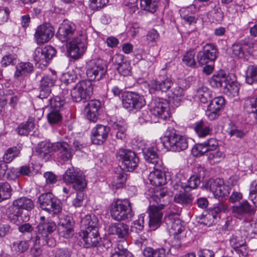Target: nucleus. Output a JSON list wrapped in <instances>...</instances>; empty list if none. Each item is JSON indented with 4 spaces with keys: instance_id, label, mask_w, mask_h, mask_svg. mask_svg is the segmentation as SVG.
<instances>
[{
    "instance_id": "f257e3e1",
    "label": "nucleus",
    "mask_w": 257,
    "mask_h": 257,
    "mask_svg": "<svg viewBox=\"0 0 257 257\" xmlns=\"http://www.w3.org/2000/svg\"><path fill=\"white\" fill-rule=\"evenodd\" d=\"M161 142L168 151L180 152L186 150L188 147L187 137L180 135L174 128L167 129L161 138Z\"/></svg>"
},
{
    "instance_id": "f03ea898",
    "label": "nucleus",
    "mask_w": 257,
    "mask_h": 257,
    "mask_svg": "<svg viewBox=\"0 0 257 257\" xmlns=\"http://www.w3.org/2000/svg\"><path fill=\"white\" fill-rule=\"evenodd\" d=\"M112 218L116 221L130 220L134 215L132 204L127 199H117L110 206Z\"/></svg>"
},
{
    "instance_id": "7ed1b4c3",
    "label": "nucleus",
    "mask_w": 257,
    "mask_h": 257,
    "mask_svg": "<svg viewBox=\"0 0 257 257\" xmlns=\"http://www.w3.org/2000/svg\"><path fill=\"white\" fill-rule=\"evenodd\" d=\"M87 46V36L85 32H82L68 43L67 51L72 58L77 59L84 54Z\"/></svg>"
},
{
    "instance_id": "20e7f679",
    "label": "nucleus",
    "mask_w": 257,
    "mask_h": 257,
    "mask_svg": "<svg viewBox=\"0 0 257 257\" xmlns=\"http://www.w3.org/2000/svg\"><path fill=\"white\" fill-rule=\"evenodd\" d=\"M93 93V86L90 80L79 81L71 91V95L74 101H85L90 99Z\"/></svg>"
},
{
    "instance_id": "39448f33",
    "label": "nucleus",
    "mask_w": 257,
    "mask_h": 257,
    "mask_svg": "<svg viewBox=\"0 0 257 257\" xmlns=\"http://www.w3.org/2000/svg\"><path fill=\"white\" fill-rule=\"evenodd\" d=\"M56 51L51 46L38 47L33 53V59L38 66L41 68L46 67L50 61L56 55Z\"/></svg>"
},
{
    "instance_id": "423d86ee",
    "label": "nucleus",
    "mask_w": 257,
    "mask_h": 257,
    "mask_svg": "<svg viewBox=\"0 0 257 257\" xmlns=\"http://www.w3.org/2000/svg\"><path fill=\"white\" fill-rule=\"evenodd\" d=\"M67 184H73V188L76 191H83L87 186L84 175L76 171L74 168H68L63 176Z\"/></svg>"
},
{
    "instance_id": "0eeeda50",
    "label": "nucleus",
    "mask_w": 257,
    "mask_h": 257,
    "mask_svg": "<svg viewBox=\"0 0 257 257\" xmlns=\"http://www.w3.org/2000/svg\"><path fill=\"white\" fill-rule=\"evenodd\" d=\"M106 72V62L102 59H98L90 62L86 71V74L89 80L99 81L104 77Z\"/></svg>"
},
{
    "instance_id": "6e6552de",
    "label": "nucleus",
    "mask_w": 257,
    "mask_h": 257,
    "mask_svg": "<svg viewBox=\"0 0 257 257\" xmlns=\"http://www.w3.org/2000/svg\"><path fill=\"white\" fill-rule=\"evenodd\" d=\"M122 102L123 106L128 111L139 110L146 104L143 96L132 92L124 93Z\"/></svg>"
},
{
    "instance_id": "1a4fd4ad",
    "label": "nucleus",
    "mask_w": 257,
    "mask_h": 257,
    "mask_svg": "<svg viewBox=\"0 0 257 257\" xmlns=\"http://www.w3.org/2000/svg\"><path fill=\"white\" fill-rule=\"evenodd\" d=\"M39 201L40 207L49 213L56 214L61 210L60 201L51 193L42 194Z\"/></svg>"
},
{
    "instance_id": "9d476101",
    "label": "nucleus",
    "mask_w": 257,
    "mask_h": 257,
    "mask_svg": "<svg viewBox=\"0 0 257 257\" xmlns=\"http://www.w3.org/2000/svg\"><path fill=\"white\" fill-rule=\"evenodd\" d=\"M116 153L117 157L122 160L123 167L126 171H133L138 166L139 159L134 152L130 150L120 149Z\"/></svg>"
},
{
    "instance_id": "9b49d317",
    "label": "nucleus",
    "mask_w": 257,
    "mask_h": 257,
    "mask_svg": "<svg viewBox=\"0 0 257 257\" xmlns=\"http://www.w3.org/2000/svg\"><path fill=\"white\" fill-rule=\"evenodd\" d=\"M150 111L154 115L165 119L170 117L169 103L166 99L156 98L152 102Z\"/></svg>"
},
{
    "instance_id": "f8f14e48",
    "label": "nucleus",
    "mask_w": 257,
    "mask_h": 257,
    "mask_svg": "<svg viewBox=\"0 0 257 257\" xmlns=\"http://www.w3.org/2000/svg\"><path fill=\"white\" fill-rule=\"evenodd\" d=\"M74 221L69 215H63L59 219L58 232L59 235L65 238H71L74 235Z\"/></svg>"
},
{
    "instance_id": "ddd939ff",
    "label": "nucleus",
    "mask_w": 257,
    "mask_h": 257,
    "mask_svg": "<svg viewBox=\"0 0 257 257\" xmlns=\"http://www.w3.org/2000/svg\"><path fill=\"white\" fill-rule=\"evenodd\" d=\"M218 53L215 45L211 43L206 44L203 47L202 50L197 54L198 61L202 65L214 62L217 58Z\"/></svg>"
},
{
    "instance_id": "4468645a",
    "label": "nucleus",
    "mask_w": 257,
    "mask_h": 257,
    "mask_svg": "<svg viewBox=\"0 0 257 257\" xmlns=\"http://www.w3.org/2000/svg\"><path fill=\"white\" fill-rule=\"evenodd\" d=\"M75 25L68 20H64L60 25L56 33L57 38L62 42H66L75 36L76 33Z\"/></svg>"
},
{
    "instance_id": "2eb2a0df",
    "label": "nucleus",
    "mask_w": 257,
    "mask_h": 257,
    "mask_svg": "<svg viewBox=\"0 0 257 257\" xmlns=\"http://www.w3.org/2000/svg\"><path fill=\"white\" fill-rule=\"evenodd\" d=\"M56 228L55 223L53 221L47 222H39L37 226L38 234L37 238L40 239L41 238L45 240L49 246H53L55 244L53 239H48L49 235L53 232Z\"/></svg>"
},
{
    "instance_id": "dca6fc26",
    "label": "nucleus",
    "mask_w": 257,
    "mask_h": 257,
    "mask_svg": "<svg viewBox=\"0 0 257 257\" xmlns=\"http://www.w3.org/2000/svg\"><path fill=\"white\" fill-rule=\"evenodd\" d=\"M53 28L49 24H44L38 26L34 34L36 43L38 44L48 42L54 36Z\"/></svg>"
},
{
    "instance_id": "f3484780",
    "label": "nucleus",
    "mask_w": 257,
    "mask_h": 257,
    "mask_svg": "<svg viewBox=\"0 0 257 257\" xmlns=\"http://www.w3.org/2000/svg\"><path fill=\"white\" fill-rule=\"evenodd\" d=\"M210 190L215 198L228 196L231 190L230 186L223 183L222 180L216 179L210 180L209 182Z\"/></svg>"
},
{
    "instance_id": "a211bd4d",
    "label": "nucleus",
    "mask_w": 257,
    "mask_h": 257,
    "mask_svg": "<svg viewBox=\"0 0 257 257\" xmlns=\"http://www.w3.org/2000/svg\"><path fill=\"white\" fill-rule=\"evenodd\" d=\"M225 105V99L222 96H218L211 100L206 111V115L210 120L216 119L220 114V110Z\"/></svg>"
},
{
    "instance_id": "6ab92c4d",
    "label": "nucleus",
    "mask_w": 257,
    "mask_h": 257,
    "mask_svg": "<svg viewBox=\"0 0 257 257\" xmlns=\"http://www.w3.org/2000/svg\"><path fill=\"white\" fill-rule=\"evenodd\" d=\"M162 207L155 205H150L148 209L150 228L155 230L161 225L163 218Z\"/></svg>"
},
{
    "instance_id": "aec40b11",
    "label": "nucleus",
    "mask_w": 257,
    "mask_h": 257,
    "mask_svg": "<svg viewBox=\"0 0 257 257\" xmlns=\"http://www.w3.org/2000/svg\"><path fill=\"white\" fill-rule=\"evenodd\" d=\"M56 75L55 72H51L44 75L41 80L40 97L41 98L46 97L51 92V87L54 85Z\"/></svg>"
},
{
    "instance_id": "412c9836",
    "label": "nucleus",
    "mask_w": 257,
    "mask_h": 257,
    "mask_svg": "<svg viewBox=\"0 0 257 257\" xmlns=\"http://www.w3.org/2000/svg\"><path fill=\"white\" fill-rule=\"evenodd\" d=\"M230 244L238 254L242 256L247 254L245 239L239 231L236 232L232 235L230 238Z\"/></svg>"
},
{
    "instance_id": "4be33fe9",
    "label": "nucleus",
    "mask_w": 257,
    "mask_h": 257,
    "mask_svg": "<svg viewBox=\"0 0 257 257\" xmlns=\"http://www.w3.org/2000/svg\"><path fill=\"white\" fill-rule=\"evenodd\" d=\"M109 132L107 126L98 124L91 131V141L93 144L101 145L105 142Z\"/></svg>"
},
{
    "instance_id": "5701e85b",
    "label": "nucleus",
    "mask_w": 257,
    "mask_h": 257,
    "mask_svg": "<svg viewBox=\"0 0 257 257\" xmlns=\"http://www.w3.org/2000/svg\"><path fill=\"white\" fill-rule=\"evenodd\" d=\"M173 82L171 78L164 77L162 79L153 80L149 84V91L154 93L156 91H167L173 85Z\"/></svg>"
},
{
    "instance_id": "b1692460",
    "label": "nucleus",
    "mask_w": 257,
    "mask_h": 257,
    "mask_svg": "<svg viewBox=\"0 0 257 257\" xmlns=\"http://www.w3.org/2000/svg\"><path fill=\"white\" fill-rule=\"evenodd\" d=\"M154 170L150 173L148 175V180L150 183L154 186H162L166 184L167 179L165 173V169L162 167H154Z\"/></svg>"
},
{
    "instance_id": "393cba45",
    "label": "nucleus",
    "mask_w": 257,
    "mask_h": 257,
    "mask_svg": "<svg viewBox=\"0 0 257 257\" xmlns=\"http://www.w3.org/2000/svg\"><path fill=\"white\" fill-rule=\"evenodd\" d=\"M165 220L168 224L170 233L173 235L175 238L179 239L178 234L181 233L184 229L180 220L172 214L165 217Z\"/></svg>"
},
{
    "instance_id": "a878e982",
    "label": "nucleus",
    "mask_w": 257,
    "mask_h": 257,
    "mask_svg": "<svg viewBox=\"0 0 257 257\" xmlns=\"http://www.w3.org/2000/svg\"><path fill=\"white\" fill-rule=\"evenodd\" d=\"M80 236L84 242V247L86 248L96 246L99 242L98 229L94 228L90 231H82L80 232Z\"/></svg>"
},
{
    "instance_id": "bb28decb",
    "label": "nucleus",
    "mask_w": 257,
    "mask_h": 257,
    "mask_svg": "<svg viewBox=\"0 0 257 257\" xmlns=\"http://www.w3.org/2000/svg\"><path fill=\"white\" fill-rule=\"evenodd\" d=\"M100 105V102L97 100H91L88 102L84 107V113L88 120L92 122L97 121Z\"/></svg>"
},
{
    "instance_id": "cd10ccee",
    "label": "nucleus",
    "mask_w": 257,
    "mask_h": 257,
    "mask_svg": "<svg viewBox=\"0 0 257 257\" xmlns=\"http://www.w3.org/2000/svg\"><path fill=\"white\" fill-rule=\"evenodd\" d=\"M52 148L54 152H58V156L64 161L69 160L72 154L69 145L66 142H57L53 144Z\"/></svg>"
},
{
    "instance_id": "c85d7f7f",
    "label": "nucleus",
    "mask_w": 257,
    "mask_h": 257,
    "mask_svg": "<svg viewBox=\"0 0 257 257\" xmlns=\"http://www.w3.org/2000/svg\"><path fill=\"white\" fill-rule=\"evenodd\" d=\"M254 212V209L247 200H244L232 208V213L239 218H242L246 214H251Z\"/></svg>"
},
{
    "instance_id": "c756f323",
    "label": "nucleus",
    "mask_w": 257,
    "mask_h": 257,
    "mask_svg": "<svg viewBox=\"0 0 257 257\" xmlns=\"http://www.w3.org/2000/svg\"><path fill=\"white\" fill-rule=\"evenodd\" d=\"M33 70L34 66L31 63L21 62L17 64L16 66L14 77L17 79L21 80L31 73Z\"/></svg>"
},
{
    "instance_id": "7c9ffc66",
    "label": "nucleus",
    "mask_w": 257,
    "mask_h": 257,
    "mask_svg": "<svg viewBox=\"0 0 257 257\" xmlns=\"http://www.w3.org/2000/svg\"><path fill=\"white\" fill-rule=\"evenodd\" d=\"M144 158L148 163L154 165V167H162L163 163L162 159L158 155L155 148H149L143 150Z\"/></svg>"
},
{
    "instance_id": "2f4dec72",
    "label": "nucleus",
    "mask_w": 257,
    "mask_h": 257,
    "mask_svg": "<svg viewBox=\"0 0 257 257\" xmlns=\"http://www.w3.org/2000/svg\"><path fill=\"white\" fill-rule=\"evenodd\" d=\"M109 233L117 235L119 238H125L128 234L129 227L123 223H114L109 225Z\"/></svg>"
},
{
    "instance_id": "473e14b6",
    "label": "nucleus",
    "mask_w": 257,
    "mask_h": 257,
    "mask_svg": "<svg viewBox=\"0 0 257 257\" xmlns=\"http://www.w3.org/2000/svg\"><path fill=\"white\" fill-rule=\"evenodd\" d=\"M200 183V179L198 175H192L187 181V184L183 183L181 182H177L174 185V188L175 190H180V189L183 190H187L188 188L194 189Z\"/></svg>"
},
{
    "instance_id": "72a5a7b5",
    "label": "nucleus",
    "mask_w": 257,
    "mask_h": 257,
    "mask_svg": "<svg viewBox=\"0 0 257 257\" xmlns=\"http://www.w3.org/2000/svg\"><path fill=\"white\" fill-rule=\"evenodd\" d=\"M228 81L227 75L221 70L214 74L210 79L209 82L213 87L218 88L227 86Z\"/></svg>"
},
{
    "instance_id": "f704fd0d",
    "label": "nucleus",
    "mask_w": 257,
    "mask_h": 257,
    "mask_svg": "<svg viewBox=\"0 0 257 257\" xmlns=\"http://www.w3.org/2000/svg\"><path fill=\"white\" fill-rule=\"evenodd\" d=\"M243 108L247 112L253 113L257 119V95H253L246 97L244 101Z\"/></svg>"
},
{
    "instance_id": "c9c22d12",
    "label": "nucleus",
    "mask_w": 257,
    "mask_h": 257,
    "mask_svg": "<svg viewBox=\"0 0 257 257\" xmlns=\"http://www.w3.org/2000/svg\"><path fill=\"white\" fill-rule=\"evenodd\" d=\"M52 145L48 142L39 143L36 148V152L40 157L45 161L48 160L51 157V152L53 151L52 148Z\"/></svg>"
},
{
    "instance_id": "e433bc0d",
    "label": "nucleus",
    "mask_w": 257,
    "mask_h": 257,
    "mask_svg": "<svg viewBox=\"0 0 257 257\" xmlns=\"http://www.w3.org/2000/svg\"><path fill=\"white\" fill-rule=\"evenodd\" d=\"M168 95L170 101L175 106H178L183 98V89L181 87L177 86L173 88Z\"/></svg>"
},
{
    "instance_id": "4c0bfd02",
    "label": "nucleus",
    "mask_w": 257,
    "mask_h": 257,
    "mask_svg": "<svg viewBox=\"0 0 257 257\" xmlns=\"http://www.w3.org/2000/svg\"><path fill=\"white\" fill-rule=\"evenodd\" d=\"M13 205L17 209L31 210L34 207V202L30 198L26 197L19 198L13 202Z\"/></svg>"
},
{
    "instance_id": "58836bf2",
    "label": "nucleus",
    "mask_w": 257,
    "mask_h": 257,
    "mask_svg": "<svg viewBox=\"0 0 257 257\" xmlns=\"http://www.w3.org/2000/svg\"><path fill=\"white\" fill-rule=\"evenodd\" d=\"M207 161L210 164L214 165L222 162L225 158L224 152L220 150H214L206 154Z\"/></svg>"
},
{
    "instance_id": "ea45409f",
    "label": "nucleus",
    "mask_w": 257,
    "mask_h": 257,
    "mask_svg": "<svg viewBox=\"0 0 257 257\" xmlns=\"http://www.w3.org/2000/svg\"><path fill=\"white\" fill-rule=\"evenodd\" d=\"M98 220L97 217L94 215H87L81 220V225L83 226L86 230L85 231L92 230L98 229Z\"/></svg>"
},
{
    "instance_id": "a19ab883",
    "label": "nucleus",
    "mask_w": 257,
    "mask_h": 257,
    "mask_svg": "<svg viewBox=\"0 0 257 257\" xmlns=\"http://www.w3.org/2000/svg\"><path fill=\"white\" fill-rule=\"evenodd\" d=\"M187 190H184L183 192L180 190L179 193L175 195L174 201L175 203L181 205H187L191 203L193 200L192 195L186 192Z\"/></svg>"
},
{
    "instance_id": "79ce46f5",
    "label": "nucleus",
    "mask_w": 257,
    "mask_h": 257,
    "mask_svg": "<svg viewBox=\"0 0 257 257\" xmlns=\"http://www.w3.org/2000/svg\"><path fill=\"white\" fill-rule=\"evenodd\" d=\"M112 127L115 131L116 137L120 140H123L126 137V125L124 121L122 120L114 121Z\"/></svg>"
},
{
    "instance_id": "37998d69",
    "label": "nucleus",
    "mask_w": 257,
    "mask_h": 257,
    "mask_svg": "<svg viewBox=\"0 0 257 257\" xmlns=\"http://www.w3.org/2000/svg\"><path fill=\"white\" fill-rule=\"evenodd\" d=\"M169 195L167 189L163 188L155 192L152 198L158 203H160V206L165 205V203L169 202Z\"/></svg>"
},
{
    "instance_id": "c03bdc74",
    "label": "nucleus",
    "mask_w": 257,
    "mask_h": 257,
    "mask_svg": "<svg viewBox=\"0 0 257 257\" xmlns=\"http://www.w3.org/2000/svg\"><path fill=\"white\" fill-rule=\"evenodd\" d=\"M249 45V39H244L239 43L233 44L232 46L233 53L239 58L243 57L244 50H247V46Z\"/></svg>"
},
{
    "instance_id": "a18cd8bd",
    "label": "nucleus",
    "mask_w": 257,
    "mask_h": 257,
    "mask_svg": "<svg viewBox=\"0 0 257 257\" xmlns=\"http://www.w3.org/2000/svg\"><path fill=\"white\" fill-rule=\"evenodd\" d=\"M195 130L199 138H204L210 135L212 132L210 126L202 121L196 123Z\"/></svg>"
},
{
    "instance_id": "49530a36",
    "label": "nucleus",
    "mask_w": 257,
    "mask_h": 257,
    "mask_svg": "<svg viewBox=\"0 0 257 257\" xmlns=\"http://www.w3.org/2000/svg\"><path fill=\"white\" fill-rule=\"evenodd\" d=\"M195 97L201 102L205 103L211 99L212 94L208 88L202 86L197 90Z\"/></svg>"
},
{
    "instance_id": "de8ad7c7",
    "label": "nucleus",
    "mask_w": 257,
    "mask_h": 257,
    "mask_svg": "<svg viewBox=\"0 0 257 257\" xmlns=\"http://www.w3.org/2000/svg\"><path fill=\"white\" fill-rule=\"evenodd\" d=\"M143 254L146 257H165L166 249L163 248L154 249L151 247H147L143 250Z\"/></svg>"
},
{
    "instance_id": "09e8293b",
    "label": "nucleus",
    "mask_w": 257,
    "mask_h": 257,
    "mask_svg": "<svg viewBox=\"0 0 257 257\" xmlns=\"http://www.w3.org/2000/svg\"><path fill=\"white\" fill-rule=\"evenodd\" d=\"M245 81L249 84L257 82V67L249 65L245 71Z\"/></svg>"
},
{
    "instance_id": "8fccbe9b",
    "label": "nucleus",
    "mask_w": 257,
    "mask_h": 257,
    "mask_svg": "<svg viewBox=\"0 0 257 257\" xmlns=\"http://www.w3.org/2000/svg\"><path fill=\"white\" fill-rule=\"evenodd\" d=\"M126 180V174L121 169L115 173L113 180L112 182V185L116 189L122 187L125 184Z\"/></svg>"
},
{
    "instance_id": "3c124183",
    "label": "nucleus",
    "mask_w": 257,
    "mask_h": 257,
    "mask_svg": "<svg viewBox=\"0 0 257 257\" xmlns=\"http://www.w3.org/2000/svg\"><path fill=\"white\" fill-rule=\"evenodd\" d=\"M20 153V149L17 147L9 148L4 155V162L6 164L11 162L15 158L19 156Z\"/></svg>"
},
{
    "instance_id": "603ef678",
    "label": "nucleus",
    "mask_w": 257,
    "mask_h": 257,
    "mask_svg": "<svg viewBox=\"0 0 257 257\" xmlns=\"http://www.w3.org/2000/svg\"><path fill=\"white\" fill-rule=\"evenodd\" d=\"M12 189L9 183L0 182V202L8 199L12 195Z\"/></svg>"
},
{
    "instance_id": "864d4df0",
    "label": "nucleus",
    "mask_w": 257,
    "mask_h": 257,
    "mask_svg": "<svg viewBox=\"0 0 257 257\" xmlns=\"http://www.w3.org/2000/svg\"><path fill=\"white\" fill-rule=\"evenodd\" d=\"M34 128V123L32 121L28 120L25 123H21L16 131L20 136H27Z\"/></svg>"
},
{
    "instance_id": "5fc2aeb1",
    "label": "nucleus",
    "mask_w": 257,
    "mask_h": 257,
    "mask_svg": "<svg viewBox=\"0 0 257 257\" xmlns=\"http://www.w3.org/2000/svg\"><path fill=\"white\" fill-rule=\"evenodd\" d=\"M160 1V0H141V6L144 10L154 13L158 9V3Z\"/></svg>"
},
{
    "instance_id": "6e6d98bb",
    "label": "nucleus",
    "mask_w": 257,
    "mask_h": 257,
    "mask_svg": "<svg viewBox=\"0 0 257 257\" xmlns=\"http://www.w3.org/2000/svg\"><path fill=\"white\" fill-rule=\"evenodd\" d=\"M65 104V101L59 96L49 99V106L50 110L60 111Z\"/></svg>"
},
{
    "instance_id": "4d7b16f0",
    "label": "nucleus",
    "mask_w": 257,
    "mask_h": 257,
    "mask_svg": "<svg viewBox=\"0 0 257 257\" xmlns=\"http://www.w3.org/2000/svg\"><path fill=\"white\" fill-rule=\"evenodd\" d=\"M227 133L231 137H235L238 138H242L245 135V132L239 129L237 126L230 123L226 131Z\"/></svg>"
},
{
    "instance_id": "13d9d810",
    "label": "nucleus",
    "mask_w": 257,
    "mask_h": 257,
    "mask_svg": "<svg viewBox=\"0 0 257 257\" xmlns=\"http://www.w3.org/2000/svg\"><path fill=\"white\" fill-rule=\"evenodd\" d=\"M116 69L118 73L124 76H130L132 74V67L130 61H124L122 64L117 66Z\"/></svg>"
},
{
    "instance_id": "bf43d9fd",
    "label": "nucleus",
    "mask_w": 257,
    "mask_h": 257,
    "mask_svg": "<svg viewBox=\"0 0 257 257\" xmlns=\"http://www.w3.org/2000/svg\"><path fill=\"white\" fill-rule=\"evenodd\" d=\"M207 153L208 152L204 142L195 144L192 149V154L195 157H201Z\"/></svg>"
},
{
    "instance_id": "052dcab7",
    "label": "nucleus",
    "mask_w": 257,
    "mask_h": 257,
    "mask_svg": "<svg viewBox=\"0 0 257 257\" xmlns=\"http://www.w3.org/2000/svg\"><path fill=\"white\" fill-rule=\"evenodd\" d=\"M145 216L144 214H141L139 216L138 219L133 222L131 226L132 231L139 233L143 230Z\"/></svg>"
},
{
    "instance_id": "680f3d73",
    "label": "nucleus",
    "mask_w": 257,
    "mask_h": 257,
    "mask_svg": "<svg viewBox=\"0 0 257 257\" xmlns=\"http://www.w3.org/2000/svg\"><path fill=\"white\" fill-rule=\"evenodd\" d=\"M60 111L50 110V112L47 115V118L50 124H56L61 121L62 115Z\"/></svg>"
},
{
    "instance_id": "e2e57ef3",
    "label": "nucleus",
    "mask_w": 257,
    "mask_h": 257,
    "mask_svg": "<svg viewBox=\"0 0 257 257\" xmlns=\"http://www.w3.org/2000/svg\"><path fill=\"white\" fill-rule=\"evenodd\" d=\"M182 61L187 66L194 67L196 64L194 59V53L193 51H187L183 56Z\"/></svg>"
},
{
    "instance_id": "0e129e2a",
    "label": "nucleus",
    "mask_w": 257,
    "mask_h": 257,
    "mask_svg": "<svg viewBox=\"0 0 257 257\" xmlns=\"http://www.w3.org/2000/svg\"><path fill=\"white\" fill-rule=\"evenodd\" d=\"M159 39V34L155 29L151 30L147 35V40L148 43L152 46L156 45Z\"/></svg>"
},
{
    "instance_id": "69168bd1",
    "label": "nucleus",
    "mask_w": 257,
    "mask_h": 257,
    "mask_svg": "<svg viewBox=\"0 0 257 257\" xmlns=\"http://www.w3.org/2000/svg\"><path fill=\"white\" fill-rule=\"evenodd\" d=\"M108 3V0H89V7L94 11H98L103 8Z\"/></svg>"
},
{
    "instance_id": "338daca9",
    "label": "nucleus",
    "mask_w": 257,
    "mask_h": 257,
    "mask_svg": "<svg viewBox=\"0 0 257 257\" xmlns=\"http://www.w3.org/2000/svg\"><path fill=\"white\" fill-rule=\"evenodd\" d=\"M19 96H17V95L13 94V95H7L6 98L2 97L0 98V101L1 103H3V104H5L8 100H10V105L14 107L16 106L17 102L19 100Z\"/></svg>"
},
{
    "instance_id": "774afa93",
    "label": "nucleus",
    "mask_w": 257,
    "mask_h": 257,
    "mask_svg": "<svg viewBox=\"0 0 257 257\" xmlns=\"http://www.w3.org/2000/svg\"><path fill=\"white\" fill-rule=\"evenodd\" d=\"M111 257H133V254L126 249H120L118 245L117 250L112 253Z\"/></svg>"
}]
</instances>
